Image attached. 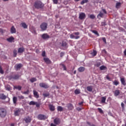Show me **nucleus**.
<instances>
[{
  "mask_svg": "<svg viewBox=\"0 0 126 126\" xmlns=\"http://www.w3.org/2000/svg\"><path fill=\"white\" fill-rule=\"evenodd\" d=\"M45 6V4L40 0L36 1L33 4V7L36 9H43Z\"/></svg>",
  "mask_w": 126,
  "mask_h": 126,
  "instance_id": "nucleus-1",
  "label": "nucleus"
},
{
  "mask_svg": "<svg viewBox=\"0 0 126 126\" xmlns=\"http://www.w3.org/2000/svg\"><path fill=\"white\" fill-rule=\"evenodd\" d=\"M6 116V110L3 108H0V118H5Z\"/></svg>",
  "mask_w": 126,
  "mask_h": 126,
  "instance_id": "nucleus-2",
  "label": "nucleus"
},
{
  "mask_svg": "<svg viewBox=\"0 0 126 126\" xmlns=\"http://www.w3.org/2000/svg\"><path fill=\"white\" fill-rule=\"evenodd\" d=\"M19 77H20V75L16 74L14 75H10L8 77V78L9 80H17V79H19Z\"/></svg>",
  "mask_w": 126,
  "mask_h": 126,
  "instance_id": "nucleus-3",
  "label": "nucleus"
},
{
  "mask_svg": "<svg viewBox=\"0 0 126 126\" xmlns=\"http://www.w3.org/2000/svg\"><path fill=\"white\" fill-rule=\"evenodd\" d=\"M21 111H22V109L20 108L16 109L14 111V115L15 117L20 116V115H21Z\"/></svg>",
  "mask_w": 126,
  "mask_h": 126,
  "instance_id": "nucleus-4",
  "label": "nucleus"
},
{
  "mask_svg": "<svg viewBox=\"0 0 126 126\" xmlns=\"http://www.w3.org/2000/svg\"><path fill=\"white\" fill-rule=\"evenodd\" d=\"M40 28L42 31H46V30H47V28H48V24L46 23H42L40 25Z\"/></svg>",
  "mask_w": 126,
  "mask_h": 126,
  "instance_id": "nucleus-5",
  "label": "nucleus"
},
{
  "mask_svg": "<svg viewBox=\"0 0 126 126\" xmlns=\"http://www.w3.org/2000/svg\"><path fill=\"white\" fill-rule=\"evenodd\" d=\"M39 86L41 88H44V89H48V88H49V85L48 84L43 82L39 83Z\"/></svg>",
  "mask_w": 126,
  "mask_h": 126,
  "instance_id": "nucleus-6",
  "label": "nucleus"
},
{
  "mask_svg": "<svg viewBox=\"0 0 126 126\" xmlns=\"http://www.w3.org/2000/svg\"><path fill=\"white\" fill-rule=\"evenodd\" d=\"M67 108L68 111H72V110L74 109V107L73 106V105L71 103H68L67 104Z\"/></svg>",
  "mask_w": 126,
  "mask_h": 126,
  "instance_id": "nucleus-7",
  "label": "nucleus"
},
{
  "mask_svg": "<svg viewBox=\"0 0 126 126\" xmlns=\"http://www.w3.org/2000/svg\"><path fill=\"white\" fill-rule=\"evenodd\" d=\"M54 123L56 126H59L61 124V119L60 118H56L54 120Z\"/></svg>",
  "mask_w": 126,
  "mask_h": 126,
  "instance_id": "nucleus-8",
  "label": "nucleus"
},
{
  "mask_svg": "<svg viewBox=\"0 0 126 126\" xmlns=\"http://www.w3.org/2000/svg\"><path fill=\"white\" fill-rule=\"evenodd\" d=\"M24 121L26 122V124H28L29 123H31V121H32V119L30 117L28 116L27 117H25L24 119Z\"/></svg>",
  "mask_w": 126,
  "mask_h": 126,
  "instance_id": "nucleus-9",
  "label": "nucleus"
},
{
  "mask_svg": "<svg viewBox=\"0 0 126 126\" xmlns=\"http://www.w3.org/2000/svg\"><path fill=\"white\" fill-rule=\"evenodd\" d=\"M37 117H38V119L39 120H40L41 121L43 120H46V119H47V117H46V116L43 114H39Z\"/></svg>",
  "mask_w": 126,
  "mask_h": 126,
  "instance_id": "nucleus-10",
  "label": "nucleus"
},
{
  "mask_svg": "<svg viewBox=\"0 0 126 126\" xmlns=\"http://www.w3.org/2000/svg\"><path fill=\"white\" fill-rule=\"evenodd\" d=\"M48 107H49L50 110L51 112H54V111H55L56 110V107H55V105H54L53 104H49Z\"/></svg>",
  "mask_w": 126,
  "mask_h": 126,
  "instance_id": "nucleus-11",
  "label": "nucleus"
},
{
  "mask_svg": "<svg viewBox=\"0 0 126 126\" xmlns=\"http://www.w3.org/2000/svg\"><path fill=\"white\" fill-rule=\"evenodd\" d=\"M86 17V15L84 13H81L79 14V19H81V20H82L83 19H84V18H85Z\"/></svg>",
  "mask_w": 126,
  "mask_h": 126,
  "instance_id": "nucleus-12",
  "label": "nucleus"
},
{
  "mask_svg": "<svg viewBox=\"0 0 126 126\" xmlns=\"http://www.w3.org/2000/svg\"><path fill=\"white\" fill-rule=\"evenodd\" d=\"M41 37L42 38V39H43L44 40H46V39H49L50 38V35H49V34H48V33H43L42 36Z\"/></svg>",
  "mask_w": 126,
  "mask_h": 126,
  "instance_id": "nucleus-13",
  "label": "nucleus"
},
{
  "mask_svg": "<svg viewBox=\"0 0 126 126\" xmlns=\"http://www.w3.org/2000/svg\"><path fill=\"white\" fill-rule=\"evenodd\" d=\"M6 41L9 42V43H12V42H14V37L13 36H11L6 39Z\"/></svg>",
  "mask_w": 126,
  "mask_h": 126,
  "instance_id": "nucleus-14",
  "label": "nucleus"
},
{
  "mask_svg": "<svg viewBox=\"0 0 126 126\" xmlns=\"http://www.w3.org/2000/svg\"><path fill=\"white\" fill-rule=\"evenodd\" d=\"M22 66H23V65H22V64L21 63H19L18 64H16L15 66V68H16V70H18L19 69H20V68H21V67H22Z\"/></svg>",
  "mask_w": 126,
  "mask_h": 126,
  "instance_id": "nucleus-15",
  "label": "nucleus"
},
{
  "mask_svg": "<svg viewBox=\"0 0 126 126\" xmlns=\"http://www.w3.org/2000/svg\"><path fill=\"white\" fill-rule=\"evenodd\" d=\"M120 81H121V82L122 85H124V86H126V79L124 77L121 78H120Z\"/></svg>",
  "mask_w": 126,
  "mask_h": 126,
  "instance_id": "nucleus-16",
  "label": "nucleus"
},
{
  "mask_svg": "<svg viewBox=\"0 0 126 126\" xmlns=\"http://www.w3.org/2000/svg\"><path fill=\"white\" fill-rule=\"evenodd\" d=\"M10 32L11 34H14V33H16V29L14 28V26H12L11 28Z\"/></svg>",
  "mask_w": 126,
  "mask_h": 126,
  "instance_id": "nucleus-17",
  "label": "nucleus"
},
{
  "mask_svg": "<svg viewBox=\"0 0 126 126\" xmlns=\"http://www.w3.org/2000/svg\"><path fill=\"white\" fill-rule=\"evenodd\" d=\"M24 51H25L24 47H20L18 49V54H22Z\"/></svg>",
  "mask_w": 126,
  "mask_h": 126,
  "instance_id": "nucleus-18",
  "label": "nucleus"
},
{
  "mask_svg": "<svg viewBox=\"0 0 126 126\" xmlns=\"http://www.w3.org/2000/svg\"><path fill=\"white\" fill-rule=\"evenodd\" d=\"M7 98L6 95H4L3 94H0V99L1 100H5Z\"/></svg>",
  "mask_w": 126,
  "mask_h": 126,
  "instance_id": "nucleus-19",
  "label": "nucleus"
},
{
  "mask_svg": "<svg viewBox=\"0 0 126 126\" xmlns=\"http://www.w3.org/2000/svg\"><path fill=\"white\" fill-rule=\"evenodd\" d=\"M13 103L15 106L17 105V97L16 96H14L13 97Z\"/></svg>",
  "mask_w": 126,
  "mask_h": 126,
  "instance_id": "nucleus-20",
  "label": "nucleus"
},
{
  "mask_svg": "<svg viewBox=\"0 0 126 126\" xmlns=\"http://www.w3.org/2000/svg\"><path fill=\"white\" fill-rule=\"evenodd\" d=\"M99 69H100V70H105L106 71H107V70H108V68L105 65H101L99 67Z\"/></svg>",
  "mask_w": 126,
  "mask_h": 126,
  "instance_id": "nucleus-21",
  "label": "nucleus"
},
{
  "mask_svg": "<svg viewBox=\"0 0 126 126\" xmlns=\"http://www.w3.org/2000/svg\"><path fill=\"white\" fill-rule=\"evenodd\" d=\"M120 90H116L114 91V96L117 97V96H119L120 95Z\"/></svg>",
  "mask_w": 126,
  "mask_h": 126,
  "instance_id": "nucleus-22",
  "label": "nucleus"
},
{
  "mask_svg": "<svg viewBox=\"0 0 126 126\" xmlns=\"http://www.w3.org/2000/svg\"><path fill=\"white\" fill-rule=\"evenodd\" d=\"M103 16L104 14L102 12H99V13L97 16V18H99V17H101V18H103Z\"/></svg>",
  "mask_w": 126,
  "mask_h": 126,
  "instance_id": "nucleus-23",
  "label": "nucleus"
},
{
  "mask_svg": "<svg viewBox=\"0 0 126 126\" xmlns=\"http://www.w3.org/2000/svg\"><path fill=\"white\" fill-rule=\"evenodd\" d=\"M78 70L79 71V72H83V71L85 70V68L84 67H80L78 69Z\"/></svg>",
  "mask_w": 126,
  "mask_h": 126,
  "instance_id": "nucleus-24",
  "label": "nucleus"
},
{
  "mask_svg": "<svg viewBox=\"0 0 126 126\" xmlns=\"http://www.w3.org/2000/svg\"><path fill=\"white\" fill-rule=\"evenodd\" d=\"M33 95L35 98H39V94H38V92L34 90L33 91Z\"/></svg>",
  "mask_w": 126,
  "mask_h": 126,
  "instance_id": "nucleus-25",
  "label": "nucleus"
},
{
  "mask_svg": "<svg viewBox=\"0 0 126 126\" xmlns=\"http://www.w3.org/2000/svg\"><path fill=\"white\" fill-rule=\"evenodd\" d=\"M87 90L89 92H91L92 90H93V88H92V86H89L87 87Z\"/></svg>",
  "mask_w": 126,
  "mask_h": 126,
  "instance_id": "nucleus-26",
  "label": "nucleus"
},
{
  "mask_svg": "<svg viewBox=\"0 0 126 126\" xmlns=\"http://www.w3.org/2000/svg\"><path fill=\"white\" fill-rule=\"evenodd\" d=\"M21 25H22V27L24 28V29H27V28H28V26H27V25L25 23H22L21 24Z\"/></svg>",
  "mask_w": 126,
  "mask_h": 126,
  "instance_id": "nucleus-27",
  "label": "nucleus"
},
{
  "mask_svg": "<svg viewBox=\"0 0 126 126\" xmlns=\"http://www.w3.org/2000/svg\"><path fill=\"white\" fill-rule=\"evenodd\" d=\"M57 111L58 112H63V108L61 106H58L57 107Z\"/></svg>",
  "mask_w": 126,
  "mask_h": 126,
  "instance_id": "nucleus-28",
  "label": "nucleus"
},
{
  "mask_svg": "<svg viewBox=\"0 0 126 126\" xmlns=\"http://www.w3.org/2000/svg\"><path fill=\"white\" fill-rule=\"evenodd\" d=\"M22 88V87H21V86H14V89H17L19 91L21 90Z\"/></svg>",
  "mask_w": 126,
  "mask_h": 126,
  "instance_id": "nucleus-29",
  "label": "nucleus"
},
{
  "mask_svg": "<svg viewBox=\"0 0 126 126\" xmlns=\"http://www.w3.org/2000/svg\"><path fill=\"white\" fill-rule=\"evenodd\" d=\"M44 61L46 63H51V61L48 58H44Z\"/></svg>",
  "mask_w": 126,
  "mask_h": 126,
  "instance_id": "nucleus-30",
  "label": "nucleus"
},
{
  "mask_svg": "<svg viewBox=\"0 0 126 126\" xmlns=\"http://www.w3.org/2000/svg\"><path fill=\"white\" fill-rule=\"evenodd\" d=\"M91 54L93 57H95L97 55V51H96V50H94Z\"/></svg>",
  "mask_w": 126,
  "mask_h": 126,
  "instance_id": "nucleus-31",
  "label": "nucleus"
},
{
  "mask_svg": "<svg viewBox=\"0 0 126 126\" xmlns=\"http://www.w3.org/2000/svg\"><path fill=\"white\" fill-rule=\"evenodd\" d=\"M74 93L76 94V95H78V94H80V90L76 89L75 90Z\"/></svg>",
  "mask_w": 126,
  "mask_h": 126,
  "instance_id": "nucleus-32",
  "label": "nucleus"
},
{
  "mask_svg": "<svg viewBox=\"0 0 126 126\" xmlns=\"http://www.w3.org/2000/svg\"><path fill=\"white\" fill-rule=\"evenodd\" d=\"M30 81L32 83H33V82H35V81H37V79L36 78H32L30 79Z\"/></svg>",
  "mask_w": 126,
  "mask_h": 126,
  "instance_id": "nucleus-33",
  "label": "nucleus"
},
{
  "mask_svg": "<svg viewBox=\"0 0 126 126\" xmlns=\"http://www.w3.org/2000/svg\"><path fill=\"white\" fill-rule=\"evenodd\" d=\"M113 85H116V86H117V85H119V84H120V82H119V81H117V80H115L113 82Z\"/></svg>",
  "mask_w": 126,
  "mask_h": 126,
  "instance_id": "nucleus-34",
  "label": "nucleus"
},
{
  "mask_svg": "<svg viewBox=\"0 0 126 126\" xmlns=\"http://www.w3.org/2000/svg\"><path fill=\"white\" fill-rule=\"evenodd\" d=\"M13 56L14 58H16V56H17V50H14L13 51Z\"/></svg>",
  "mask_w": 126,
  "mask_h": 126,
  "instance_id": "nucleus-35",
  "label": "nucleus"
},
{
  "mask_svg": "<svg viewBox=\"0 0 126 126\" xmlns=\"http://www.w3.org/2000/svg\"><path fill=\"white\" fill-rule=\"evenodd\" d=\"M106 97L102 96L101 97V103H105L106 102Z\"/></svg>",
  "mask_w": 126,
  "mask_h": 126,
  "instance_id": "nucleus-36",
  "label": "nucleus"
},
{
  "mask_svg": "<svg viewBox=\"0 0 126 126\" xmlns=\"http://www.w3.org/2000/svg\"><path fill=\"white\" fill-rule=\"evenodd\" d=\"M88 0H83L82 1H81V4H84V3H87L88 2Z\"/></svg>",
  "mask_w": 126,
  "mask_h": 126,
  "instance_id": "nucleus-37",
  "label": "nucleus"
},
{
  "mask_svg": "<svg viewBox=\"0 0 126 126\" xmlns=\"http://www.w3.org/2000/svg\"><path fill=\"white\" fill-rule=\"evenodd\" d=\"M66 45H67L66 42L63 41L62 44V47H66Z\"/></svg>",
  "mask_w": 126,
  "mask_h": 126,
  "instance_id": "nucleus-38",
  "label": "nucleus"
},
{
  "mask_svg": "<svg viewBox=\"0 0 126 126\" xmlns=\"http://www.w3.org/2000/svg\"><path fill=\"white\" fill-rule=\"evenodd\" d=\"M121 4H122V3L121 2H117L116 5V8H119V7H120V6H121Z\"/></svg>",
  "mask_w": 126,
  "mask_h": 126,
  "instance_id": "nucleus-39",
  "label": "nucleus"
},
{
  "mask_svg": "<svg viewBox=\"0 0 126 126\" xmlns=\"http://www.w3.org/2000/svg\"><path fill=\"white\" fill-rule=\"evenodd\" d=\"M97 110L100 114H104V111H103V110H102L101 108H97Z\"/></svg>",
  "mask_w": 126,
  "mask_h": 126,
  "instance_id": "nucleus-40",
  "label": "nucleus"
},
{
  "mask_svg": "<svg viewBox=\"0 0 126 126\" xmlns=\"http://www.w3.org/2000/svg\"><path fill=\"white\" fill-rule=\"evenodd\" d=\"M92 32H93V33H94V34H95V35H97V36H99V33H98V32H97V31L93 30Z\"/></svg>",
  "mask_w": 126,
  "mask_h": 126,
  "instance_id": "nucleus-41",
  "label": "nucleus"
},
{
  "mask_svg": "<svg viewBox=\"0 0 126 126\" xmlns=\"http://www.w3.org/2000/svg\"><path fill=\"white\" fill-rule=\"evenodd\" d=\"M0 73L1 74H3V73H4V71L2 69L1 66H0Z\"/></svg>",
  "mask_w": 126,
  "mask_h": 126,
  "instance_id": "nucleus-42",
  "label": "nucleus"
},
{
  "mask_svg": "<svg viewBox=\"0 0 126 126\" xmlns=\"http://www.w3.org/2000/svg\"><path fill=\"white\" fill-rule=\"evenodd\" d=\"M95 18L96 17L93 14L90 15V18H91V19H95Z\"/></svg>",
  "mask_w": 126,
  "mask_h": 126,
  "instance_id": "nucleus-43",
  "label": "nucleus"
},
{
  "mask_svg": "<svg viewBox=\"0 0 126 126\" xmlns=\"http://www.w3.org/2000/svg\"><path fill=\"white\" fill-rule=\"evenodd\" d=\"M35 104H36V102H34V101H31L29 103V105H35Z\"/></svg>",
  "mask_w": 126,
  "mask_h": 126,
  "instance_id": "nucleus-44",
  "label": "nucleus"
},
{
  "mask_svg": "<svg viewBox=\"0 0 126 126\" xmlns=\"http://www.w3.org/2000/svg\"><path fill=\"white\" fill-rule=\"evenodd\" d=\"M18 98L20 99V100H22L23 99H24V96H23V95H19L18 96Z\"/></svg>",
  "mask_w": 126,
  "mask_h": 126,
  "instance_id": "nucleus-45",
  "label": "nucleus"
},
{
  "mask_svg": "<svg viewBox=\"0 0 126 126\" xmlns=\"http://www.w3.org/2000/svg\"><path fill=\"white\" fill-rule=\"evenodd\" d=\"M52 0L53 1V3H54V4H58L59 0Z\"/></svg>",
  "mask_w": 126,
  "mask_h": 126,
  "instance_id": "nucleus-46",
  "label": "nucleus"
},
{
  "mask_svg": "<svg viewBox=\"0 0 126 126\" xmlns=\"http://www.w3.org/2000/svg\"><path fill=\"white\" fill-rule=\"evenodd\" d=\"M70 38L71 39H74V38H75V36H74V35H73V34H70Z\"/></svg>",
  "mask_w": 126,
  "mask_h": 126,
  "instance_id": "nucleus-47",
  "label": "nucleus"
},
{
  "mask_svg": "<svg viewBox=\"0 0 126 126\" xmlns=\"http://www.w3.org/2000/svg\"><path fill=\"white\" fill-rule=\"evenodd\" d=\"M62 67L63 69V70H66V67L64 65V64H62Z\"/></svg>",
  "mask_w": 126,
  "mask_h": 126,
  "instance_id": "nucleus-48",
  "label": "nucleus"
},
{
  "mask_svg": "<svg viewBox=\"0 0 126 126\" xmlns=\"http://www.w3.org/2000/svg\"><path fill=\"white\" fill-rule=\"evenodd\" d=\"M83 108H81L80 107H77L76 109L77 110V111H78V112H80V111H81V110H82Z\"/></svg>",
  "mask_w": 126,
  "mask_h": 126,
  "instance_id": "nucleus-49",
  "label": "nucleus"
},
{
  "mask_svg": "<svg viewBox=\"0 0 126 126\" xmlns=\"http://www.w3.org/2000/svg\"><path fill=\"white\" fill-rule=\"evenodd\" d=\"M42 57H46V52H45V51L42 52Z\"/></svg>",
  "mask_w": 126,
  "mask_h": 126,
  "instance_id": "nucleus-50",
  "label": "nucleus"
},
{
  "mask_svg": "<svg viewBox=\"0 0 126 126\" xmlns=\"http://www.w3.org/2000/svg\"><path fill=\"white\" fill-rule=\"evenodd\" d=\"M36 107H37V108H39V107H40V103H38V102H35V104Z\"/></svg>",
  "mask_w": 126,
  "mask_h": 126,
  "instance_id": "nucleus-51",
  "label": "nucleus"
},
{
  "mask_svg": "<svg viewBox=\"0 0 126 126\" xmlns=\"http://www.w3.org/2000/svg\"><path fill=\"white\" fill-rule=\"evenodd\" d=\"M102 12H103V13H104V14H107V11H106V9H102Z\"/></svg>",
  "mask_w": 126,
  "mask_h": 126,
  "instance_id": "nucleus-52",
  "label": "nucleus"
},
{
  "mask_svg": "<svg viewBox=\"0 0 126 126\" xmlns=\"http://www.w3.org/2000/svg\"><path fill=\"white\" fill-rule=\"evenodd\" d=\"M63 56H64V53L61 52L60 53V57H61V58H63Z\"/></svg>",
  "mask_w": 126,
  "mask_h": 126,
  "instance_id": "nucleus-53",
  "label": "nucleus"
},
{
  "mask_svg": "<svg viewBox=\"0 0 126 126\" xmlns=\"http://www.w3.org/2000/svg\"><path fill=\"white\" fill-rule=\"evenodd\" d=\"M43 95L44 97H48V96H49L50 94H43Z\"/></svg>",
  "mask_w": 126,
  "mask_h": 126,
  "instance_id": "nucleus-54",
  "label": "nucleus"
},
{
  "mask_svg": "<svg viewBox=\"0 0 126 126\" xmlns=\"http://www.w3.org/2000/svg\"><path fill=\"white\" fill-rule=\"evenodd\" d=\"M102 41H103V42H104V43H107V41H106V38H105V37H102Z\"/></svg>",
  "mask_w": 126,
  "mask_h": 126,
  "instance_id": "nucleus-55",
  "label": "nucleus"
},
{
  "mask_svg": "<svg viewBox=\"0 0 126 126\" xmlns=\"http://www.w3.org/2000/svg\"><path fill=\"white\" fill-rule=\"evenodd\" d=\"M121 106L122 109H125V104H124L123 102L121 103Z\"/></svg>",
  "mask_w": 126,
  "mask_h": 126,
  "instance_id": "nucleus-56",
  "label": "nucleus"
},
{
  "mask_svg": "<svg viewBox=\"0 0 126 126\" xmlns=\"http://www.w3.org/2000/svg\"><path fill=\"white\" fill-rule=\"evenodd\" d=\"M106 79H107V80H109V81H111V78H110L109 76H106Z\"/></svg>",
  "mask_w": 126,
  "mask_h": 126,
  "instance_id": "nucleus-57",
  "label": "nucleus"
},
{
  "mask_svg": "<svg viewBox=\"0 0 126 126\" xmlns=\"http://www.w3.org/2000/svg\"><path fill=\"white\" fill-rule=\"evenodd\" d=\"M24 94H29V91L27 90V91L24 92Z\"/></svg>",
  "mask_w": 126,
  "mask_h": 126,
  "instance_id": "nucleus-58",
  "label": "nucleus"
},
{
  "mask_svg": "<svg viewBox=\"0 0 126 126\" xmlns=\"http://www.w3.org/2000/svg\"><path fill=\"white\" fill-rule=\"evenodd\" d=\"M80 38V36H75V37H74V39H79Z\"/></svg>",
  "mask_w": 126,
  "mask_h": 126,
  "instance_id": "nucleus-59",
  "label": "nucleus"
},
{
  "mask_svg": "<svg viewBox=\"0 0 126 126\" xmlns=\"http://www.w3.org/2000/svg\"><path fill=\"white\" fill-rule=\"evenodd\" d=\"M50 126H57V125H56L54 123H51L50 125Z\"/></svg>",
  "mask_w": 126,
  "mask_h": 126,
  "instance_id": "nucleus-60",
  "label": "nucleus"
},
{
  "mask_svg": "<svg viewBox=\"0 0 126 126\" xmlns=\"http://www.w3.org/2000/svg\"><path fill=\"white\" fill-rule=\"evenodd\" d=\"M74 35H79V32H74Z\"/></svg>",
  "mask_w": 126,
  "mask_h": 126,
  "instance_id": "nucleus-61",
  "label": "nucleus"
},
{
  "mask_svg": "<svg viewBox=\"0 0 126 126\" xmlns=\"http://www.w3.org/2000/svg\"><path fill=\"white\" fill-rule=\"evenodd\" d=\"M101 25H102V26H105V25H106V23H105V22H102V23H101Z\"/></svg>",
  "mask_w": 126,
  "mask_h": 126,
  "instance_id": "nucleus-62",
  "label": "nucleus"
},
{
  "mask_svg": "<svg viewBox=\"0 0 126 126\" xmlns=\"http://www.w3.org/2000/svg\"><path fill=\"white\" fill-rule=\"evenodd\" d=\"M82 105H83V102H81L79 103V106H82Z\"/></svg>",
  "mask_w": 126,
  "mask_h": 126,
  "instance_id": "nucleus-63",
  "label": "nucleus"
},
{
  "mask_svg": "<svg viewBox=\"0 0 126 126\" xmlns=\"http://www.w3.org/2000/svg\"><path fill=\"white\" fill-rule=\"evenodd\" d=\"M0 33H3V30L1 29H0Z\"/></svg>",
  "mask_w": 126,
  "mask_h": 126,
  "instance_id": "nucleus-64",
  "label": "nucleus"
}]
</instances>
